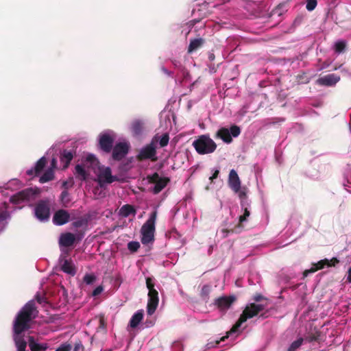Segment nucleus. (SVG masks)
<instances>
[{
  "instance_id": "nucleus-49",
  "label": "nucleus",
  "mask_w": 351,
  "mask_h": 351,
  "mask_svg": "<svg viewBox=\"0 0 351 351\" xmlns=\"http://www.w3.org/2000/svg\"><path fill=\"white\" fill-rule=\"evenodd\" d=\"M237 193L239 195V198L242 199H245L247 196L246 193L244 191H241V189L239 190V191Z\"/></svg>"
},
{
  "instance_id": "nucleus-42",
  "label": "nucleus",
  "mask_w": 351,
  "mask_h": 351,
  "mask_svg": "<svg viewBox=\"0 0 351 351\" xmlns=\"http://www.w3.org/2000/svg\"><path fill=\"white\" fill-rule=\"evenodd\" d=\"M266 306H267L266 304L264 305L262 304H257L255 303H251V307L253 308H255V310L257 311L258 313H259L261 311H263L265 308Z\"/></svg>"
},
{
  "instance_id": "nucleus-23",
  "label": "nucleus",
  "mask_w": 351,
  "mask_h": 351,
  "mask_svg": "<svg viewBox=\"0 0 351 351\" xmlns=\"http://www.w3.org/2000/svg\"><path fill=\"white\" fill-rule=\"evenodd\" d=\"M73 158V154L71 151L64 149L60 153V160L61 164L62 165L63 169H66L69 167Z\"/></svg>"
},
{
  "instance_id": "nucleus-46",
  "label": "nucleus",
  "mask_w": 351,
  "mask_h": 351,
  "mask_svg": "<svg viewBox=\"0 0 351 351\" xmlns=\"http://www.w3.org/2000/svg\"><path fill=\"white\" fill-rule=\"evenodd\" d=\"M103 291V288L100 286L96 287L93 291V296H97L99 294H100L101 293V291Z\"/></svg>"
},
{
  "instance_id": "nucleus-18",
  "label": "nucleus",
  "mask_w": 351,
  "mask_h": 351,
  "mask_svg": "<svg viewBox=\"0 0 351 351\" xmlns=\"http://www.w3.org/2000/svg\"><path fill=\"white\" fill-rule=\"evenodd\" d=\"M340 80V76L336 74L332 73L324 75V77H319L317 82L319 85L332 86L335 85Z\"/></svg>"
},
{
  "instance_id": "nucleus-41",
  "label": "nucleus",
  "mask_w": 351,
  "mask_h": 351,
  "mask_svg": "<svg viewBox=\"0 0 351 351\" xmlns=\"http://www.w3.org/2000/svg\"><path fill=\"white\" fill-rule=\"evenodd\" d=\"M87 221L84 219H80L77 221H75L73 222L72 225L75 228H80L83 226L84 225L86 224Z\"/></svg>"
},
{
  "instance_id": "nucleus-52",
  "label": "nucleus",
  "mask_w": 351,
  "mask_h": 351,
  "mask_svg": "<svg viewBox=\"0 0 351 351\" xmlns=\"http://www.w3.org/2000/svg\"><path fill=\"white\" fill-rule=\"evenodd\" d=\"M222 232L224 233V237H226L230 232H233V230L223 229Z\"/></svg>"
},
{
  "instance_id": "nucleus-17",
  "label": "nucleus",
  "mask_w": 351,
  "mask_h": 351,
  "mask_svg": "<svg viewBox=\"0 0 351 351\" xmlns=\"http://www.w3.org/2000/svg\"><path fill=\"white\" fill-rule=\"evenodd\" d=\"M70 219V215L66 210L60 209L57 210L53 217V222L57 226H62Z\"/></svg>"
},
{
  "instance_id": "nucleus-21",
  "label": "nucleus",
  "mask_w": 351,
  "mask_h": 351,
  "mask_svg": "<svg viewBox=\"0 0 351 351\" xmlns=\"http://www.w3.org/2000/svg\"><path fill=\"white\" fill-rule=\"evenodd\" d=\"M60 269L66 274L74 276L76 273L75 267L70 259L62 258L60 260Z\"/></svg>"
},
{
  "instance_id": "nucleus-38",
  "label": "nucleus",
  "mask_w": 351,
  "mask_h": 351,
  "mask_svg": "<svg viewBox=\"0 0 351 351\" xmlns=\"http://www.w3.org/2000/svg\"><path fill=\"white\" fill-rule=\"evenodd\" d=\"M86 162H90V164L93 165H96L99 163L97 159L93 154H89L86 156Z\"/></svg>"
},
{
  "instance_id": "nucleus-14",
  "label": "nucleus",
  "mask_w": 351,
  "mask_h": 351,
  "mask_svg": "<svg viewBox=\"0 0 351 351\" xmlns=\"http://www.w3.org/2000/svg\"><path fill=\"white\" fill-rule=\"evenodd\" d=\"M113 143L114 138L109 134H101L99 136V145L103 152L110 153L112 149Z\"/></svg>"
},
{
  "instance_id": "nucleus-11",
  "label": "nucleus",
  "mask_w": 351,
  "mask_h": 351,
  "mask_svg": "<svg viewBox=\"0 0 351 351\" xmlns=\"http://www.w3.org/2000/svg\"><path fill=\"white\" fill-rule=\"evenodd\" d=\"M159 302L158 293L155 289L149 290L148 292V302L147 306V313L148 315H152L156 311Z\"/></svg>"
},
{
  "instance_id": "nucleus-20",
  "label": "nucleus",
  "mask_w": 351,
  "mask_h": 351,
  "mask_svg": "<svg viewBox=\"0 0 351 351\" xmlns=\"http://www.w3.org/2000/svg\"><path fill=\"white\" fill-rule=\"evenodd\" d=\"M321 336V331L316 327L311 326L306 332L304 341L308 342L318 341Z\"/></svg>"
},
{
  "instance_id": "nucleus-22",
  "label": "nucleus",
  "mask_w": 351,
  "mask_h": 351,
  "mask_svg": "<svg viewBox=\"0 0 351 351\" xmlns=\"http://www.w3.org/2000/svg\"><path fill=\"white\" fill-rule=\"evenodd\" d=\"M75 237L71 232L63 233L60 235L59 244L64 247H70L73 245Z\"/></svg>"
},
{
  "instance_id": "nucleus-33",
  "label": "nucleus",
  "mask_w": 351,
  "mask_h": 351,
  "mask_svg": "<svg viewBox=\"0 0 351 351\" xmlns=\"http://www.w3.org/2000/svg\"><path fill=\"white\" fill-rule=\"evenodd\" d=\"M169 136L168 133H165L162 135L160 141H159V145L160 147H164L167 146L169 143Z\"/></svg>"
},
{
  "instance_id": "nucleus-30",
  "label": "nucleus",
  "mask_w": 351,
  "mask_h": 351,
  "mask_svg": "<svg viewBox=\"0 0 351 351\" xmlns=\"http://www.w3.org/2000/svg\"><path fill=\"white\" fill-rule=\"evenodd\" d=\"M204 43V39L196 38L191 40L188 48V52L191 53L199 48Z\"/></svg>"
},
{
  "instance_id": "nucleus-6",
  "label": "nucleus",
  "mask_w": 351,
  "mask_h": 351,
  "mask_svg": "<svg viewBox=\"0 0 351 351\" xmlns=\"http://www.w3.org/2000/svg\"><path fill=\"white\" fill-rule=\"evenodd\" d=\"M241 134V129L238 125H233L230 129L226 128H219L215 137L221 139L226 143H230L232 141V137H237Z\"/></svg>"
},
{
  "instance_id": "nucleus-15",
  "label": "nucleus",
  "mask_w": 351,
  "mask_h": 351,
  "mask_svg": "<svg viewBox=\"0 0 351 351\" xmlns=\"http://www.w3.org/2000/svg\"><path fill=\"white\" fill-rule=\"evenodd\" d=\"M235 301L236 297L234 295L222 296L216 298L214 304L220 311H226Z\"/></svg>"
},
{
  "instance_id": "nucleus-29",
  "label": "nucleus",
  "mask_w": 351,
  "mask_h": 351,
  "mask_svg": "<svg viewBox=\"0 0 351 351\" xmlns=\"http://www.w3.org/2000/svg\"><path fill=\"white\" fill-rule=\"evenodd\" d=\"M76 178L80 180H86L88 174L81 165H77L75 167Z\"/></svg>"
},
{
  "instance_id": "nucleus-27",
  "label": "nucleus",
  "mask_w": 351,
  "mask_h": 351,
  "mask_svg": "<svg viewBox=\"0 0 351 351\" xmlns=\"http://www.w3.org/2000/svg\"><path fill=\"white\" fill-rule=\"evenodd\" d=\"M131 130L136 136L141 134L143 130V122L141 120H134L132 123Z\"/></svg>"
},
{
  "instance_id": "nucleus-35",
  "label": "nucleus",
  "mask_w": 351,
  "mask_h": 351,
  "mask_svg": "<svg viewBox=\"0 0 351 351\" xmlns=\"http://www.w3.org/2000/svg\"><path fill=\"white\" fill-rule=\"evenodd\" d=\"M69 193L67 191L64 190L61 193L60 195V199L62 202V204L66 206L67 204L69 203L70 199L69 198Z\"/></svg>"
},
{
  "instance_id": "nucleus-54",
  "label": "nucleus",
  "mask_w": 351,
  "mask_h": 351,
  "mask_svg": "<svg viewBox=\"0 0 351 351\" xmlns=\"http://www.w3.org/2000/svg\"><path fill=\"white\" fill-rule=\"evenodd\" d=\"M5 219V217L3 213H0V224Z\"/></svg>"
},
{
  "instance_id": "nucleus-43",
  "label": "nucleus",
  "mask_w": 351,
  "mask_h": 351,
  "mask_svg": "<svg viewBox=\"0 0 351 351\" xmlns=\"http://www.w3.org/2000/svg\"><path fill=\"white\" fill-rule=\"evenodd\" d=\"M71 346L70 344H62L55 351H71Z\"/></svg>"
},
{
  "instance_id": "nucleus-16",
  "label": "nucleus",
  "mask_w": 351,
  "mask_h": 351,
  "mask_svg": "<svg viewBox=\"0 0 351 351\" xmlns=\"http://www.w3.org/2000/svg\"><path fill=\"white\" fill-rule=\"evenodd\" d=\"M228 184L229 187L234 192L238 193L241 189V180L234 169H231L229 173Z\"/></svg>"
},
{
  "instance_id": "nucleus-51",
  "label": "nucleus",
  "mask_w": 351,
  "mask_h": 351,
  "mask_svg": "<svg viewBox=\"0 0 351 351\" xmlns=\"http://www.w3.org/2000/svg\"><path fill=\"white\" fill-rule=\"evenodd\" d=\"M346 280L348 282H351V267L349 268L348 271V276Z\"/></svg>"
},
{
  "instance_id": "nucleus-3",
  "label": "nucleus",
  "mask_w": 351,
  "mask_h": 351,
  "mask_svg": "<svg viewBox=\"0 0 351 351\" xmlns=\"http://www.w3.org/2000/svg\"><path fill=\"white\" fill-rule=\"evenodd\" d=\"M157 215L158 212L156 210L152 212L148 219L141 227V242L144 245L149 244L154 240L155 224Z\"/></svg>"
},
{
  "instance_id": "nucleus-25",
  "label": "nucleus",
  "mask_w": 351,
  "mask_h": 351,
  "mask_svg": "<svg viewBox=\"0 0 351 351\" xmlns=\"http://www.w3.org/2000/svg\"><path fill=\"white\" fill-rule=\"evenodd\" d=\"M136 213V209L130 204H125L119 210V215L123 217H128L130 215L134 216Z\"/></svg>"
},
{
  "instance_id": "nucleus-4",
  "label": "nucleus",
  "mask_w": 351,
  "mask_h": 351,
  "mask_svg": "<svg viewBox=\"0 0 351 351\" xmlns=\"http://www.w3.org/2000/svg\"><path fill=\"white\" fill-rule=\"evenodd\" d=\"M39 193L40 190L38 188H27L12 195L10 201L14 204L29 202L34 201Z\"/></svg>"
},
{
  "instance_id": "nucleus-26",
  "label": "nucleus",
  "mask_w": 351,
  "mask_h": 351,
  "mask_svg": "<svg viewBox=\"0 0 351 351\" xmlns=\"http://www.w3.org/2000/svg\"><path fill=\"white\" fill-rule=\"evenodd\" d=\"M143 318V311L140 310L136 312L132 317L130 321V326L131 328H134L138 326Z\"/></svg>"
},
{
  "instance_id": "nucleus-2",
  "label": "nucleus",
  "mask_w": 351,
  "mask_h": 351,
  "mask_svg": "<svg viewBox=\"0 0 351 351\" xmlns=\"http://www.w3.org/2000/svg\"><path fill=\"white\" fill-rule=\"evenodd\" d=\"M193 146L195 151L201 155L213 153L217 149L216 143L208 134L199 136L193 142Z\"/></svg>"
},
{
  "instance_id": "nucleus-28",
  "label": "nucleus",
  "mask_w": 351,
  "mask_h": 351,
  "mask_svg": "<svg viewBox=\"0 0 351 351\" xmlns=\"http://www.w3.org/2000/svg\"><path fill=\"white\" fill-rule=\"evenodd\" d=\"M54 179V173L52 168H49L40 177L39 182L42 184L47 182Z\"/></svg>"
},
{
  "instance_id": "nucleus-19",
  "label": "nucleus",
  "mask_w": 351,
  "mask_h": 351,
  "mask_svg": "<svg viewBox=\"0 0 351 351\" xmlns=\"http://www.w3.org/2000/svg\"><path fill=\"white\" fill-rule=\"evenodd\" d=\"M47 164V159L45 157L40 158L36 163L34 167L27 171V174L29 176H36L39 175Z\"/></svg>"
},
{
  "instance_id": "nucleus-53",
  "label": "nucleus",
  "mask_w": 351,
  "mask_h": 351,
  "mask_svg": "<svg viewBox=\"0 0 351 351\" xmlns=\"http://www.w3.org/2000/svg\"><path fill=\"white\" fill-rule=\"evenodd\" d=\"M99 326L101 328H104L105 327V322H104V319H102V318H101L99 319Z\"/></svg>"
},
{
  "instance_id": "nucleus-34",
  "label": "nucleus",
  "mask_w": 351,
  "mask_h": 351,
  "mask_svg": "<svg viewBox=\"0 0 351 351\" xmlns=\"http://www.w3.org/2000/svg\"><path fill=\"white\" fill-rule=\"evenodd\" d=\"M140 247V243L138 241H130L128 243V249L132 252H136Z\"/></svg>"
},
{
  "instance_id": "nucleus-39",
  "label": "nucleus",
  "mask_w": 351,
  "mask_h": 351,
  "mask_svg": "<svg viewBox=\"0 0 351 351\" xmlns=\"http://www.w3.org/2000/svg\"><path fill=\"white\" fill-rule=\"evenodd\" d=\"M211 290L210 286L206 285H204L202 291H201V295L202 297H208Z\"/></svg>"
},
{
  "instance_id": "nucleus-9",
  "label": "nucleus",
  "mask_w": 351,
  "mask_h": 351,
  "mask_svg": "<svg viewBox=\"0 0 351 351\" xmlns=\"http://www.w3.org/2000/svg\"><path fill=\"white\" fill-rule=\"evenodd\" d=\"M339 262V261L337 258H332L330 260H328L327 258L322 259L318 261L317 263L313 264V267L311 269L305 270L303 272V276L304 278H305L309 274H312L317 271V270L324 269L325 267L335 266V265Z\"/></svg>"
},
{
  "instance_id": "nucleus-45",
  "label": "nucleus",
  "mask_w": 351,
  "mask_h": 351,
  "mask_svg": "<svg viewBox=\"0 0 351 351\" xmlns=\"http://www.w3.org/2000/svg\"><path fill=\"white\" fill-rule=\"evenodd\" d=\"M255 302H260L263 300H267V298H265L262 294L261 293H256V295H254V298H253Z\"/></svg>"
},
{
  "instance_id": "nucleus-5",
  "label": "nucleus",
  "mask_w": 351,
  "mask_h": 351,
  "mask_svg": "<svg viewBox=\"0 0 351 351\" xmlns=\"http://www.w3.org/2000/svg\"><path fill=\"white\" fill-rule=\"evenodd\" d=\"M258 313L255 310L251 307V304L249 306H247L243 310L242 314L240 315L239 319L236 322V324L232 327L230 330L228 332L227 335L221 338L219 341H216L215 344L217 345L220 341H223L226 338H228V335L230 333L236 332L238 329L240 328L241 324L247 321V319H250L257 315Z\"/></svg>"
},
{
  "instance_id": "nucleus-8",
  "label": "nucleus",
  "mask_w": 351,
  "mask_h": 351,
  "mask_svg": "<svg viewBox=\"0 0 351 351\" xmlns=\"http://www.w3.org/2000/svg\"><path fill=\"white\" fill-rule=\"evenodd\" d=\"M147 179L149 183L155 184L152 189L154 194H158L170 182L169 178H160L156 172L152 175H148Z\"/></svg>"
},
{
  "instance_id": "nucleus-12",
  "label": "nucleus",
  "mask_w": 351,
  "mask_h": 351,
  "mask_svg": "<svg viewBox=\"0 0 351 351\" xmlns=\"http://www.w3.org/2000/svg\"><path fill=\"white\" fill-rule=\"evenodd\" d=\"M116 180H117V178L112 176V171L110 167L100 169L97 175V181L101 186H103L104 184H111Z\"/></svg>"
},
{
  "instance_id": "nucleus-50",
  "label": "nucleus",
  "mask_w": 351,
  "mask_h": 351,
  "mask_svg": "<svg viewBox=\"0 0 351 351\" xmlns=\"http://www.w3.org/2000/svg\"><path fill=\"white\" fill-rule=\"evenodd\" d=\"M57 160L56 158H53L51 162V167L53 170L54 168L56 167Z\"/></svg>"
},
{
  "instance_id": "nucleus-13",
  "label": "nucleus",
  "mask_w": 351,
  "mask_h": 351,
  "mask_svg": "<svg viewBox=\"0 0 351 351\" xmlns=\"http://www.w3.org/2000/svg\"><path fill=\"white\" fill-rule=\"evenodd\" d=\"M129 147L125 143H119L112 147V157L114 160H121L128 154Z\"/></svg>"
},
{
  "instance_id": "nucleus-36",
  "label": "nucleus",
  "mask_w": 351,
  "mask_h": 351,
  "mask_svg": "<svg viewBox=\"0 0 351 351\" xmlns=\"http://www.w3.org/2000/svg\"><path fill=\"white\" fill-rule=\"evenodd\" d=\"M317 0H307L306 8L308 11H313L317 5Z\"/></svg>"
},
{
  "instance_id": "nucleus-47",
  "label": "nucleus",
  "mask_w": 351,
  "mask_h": 351,
  "mask_svg": "<svg viewBox=\"0 0 351 351\" xmlns=\"http://www.w3.org/2000/svg\"><path fill=\"white\" fill-rule=\"evenodd\" d=\"M35 299L37 301V302L39 304H42L45 302V298L43 296H40L39 294H37L35 296Z\"/></svg>"
},
{
  "instance_id": "nucleus-31",
  "label": "nucleus",
  "mask_w": 351,
  "mask_h": 351,
  "mask_svg": "<svg viewBox=\"0 0 351 351\" xmlns=\"http://www.w3.org/2000/svg\"><path fill=\"white\" fill-rule=\"evenodd\" d=\"M304 342V338L300 337L297 340L291 343L287 351H297V350L302 345Z\"/></svg>"
},
{
  "instance_id": "nucleus-40",
  "label": "nucleus",
  "mask_w": 351,
  "mask_h": 351,
  "mask_svg": "<svg viewBox=\"0 0 351 351\" xmlns=\"http://www.w3.org/2000/svg\"><path fill=\"white\" fill-rule=\"evenodd\" d=\"M250 210L245 208L244 210V213L243 215L239 217V223H242L244 221H247V217L250 216Z\"/></svg>"
},
{
  "instance_id": "nucleus-32",
  "label": "nucleus",
  "mask_w": 351,
  "mask_h": 351,
  "mask_svg": "<svg viewBox=\"0 0 351 351\" xmlns=\"http://www.w3.org/2000/svg\"><path fill=\"white\" fill-rule=\"evenodd\" d=\"M346 47V43L345 41L340 40L335 43V52L340 53L344 51Z\"/></svg>"
},
{
  "instance_id": "nucleus-7",
  "label": "nucleus",
  "mask_w": 351,
  "mask_h": 351,
  "mask_svg": "<svg viewBox=\"0 0 351 351\" xmlns=\"http://www.w3.org/2000/svg\"><path fill=\"white\" fill-rule=\"evenodd\" d=\"M156 154V147L153 140L150 143L146 145L139 151L136 156V159L138 161H143L149 159L152 162H156L158 160Z\"/></svg>"
},
{
  "instance_id": "nucleus-44",
  "label": "nucleus",
  "mask_w": 351,
  "mask_h": 351,
  "mask_svg": "<svg viewBox=\"0 0 351 351\" xmlns=\"http://www.w3.org/2000/svg\"><path fill=\"white\" fill-rule=\"evenodd\" d=\"M146 286L149 290H150V289H154V283L152 278L147 277L146 278Z\"/></svg>"
},
{
  "instance_id": "nucleus-1",
  "label": "nucleus",
  "mask_w": 351,
  "mask_h": 351,
  "mask_svg": "<svg viewBox=\"0 0 351 351\" xmlns=\"http://www.w3.org/2000/svg\"><path fill=\"white\" fill-rule=\"evenodd\" d=\"M39 311L34 300L27 302L16 314L13 322V331L17 337L14 341L17 351H26L27 342L21 337L22 332L32 327V322L38 316Z\"/></svg>"
},
{
  "instance_id": "nucleus-10",
  "label": "nucleus",
  "mask_w": 351,
  "mask_h": 351,
  "mask_svg": "<svg viewBox=\"0 0 351 351\" xmlns=\"http://www.w3.org/2000/svg\"><path fill=\"white\" fill-rule=\"evenodd\" d=\"M35 216L40 221L47 220L50 215V208L47 202L39 201L35 206Z\"/></svg>"
},
{
  "instance_id": "nucleus-24",
  "label": "nucleus",
  "mask_w": 351,
  "mask_h": 351,
  "mask_svg": "<svg viewBox=\"0 0 351 351\" xmlns=\"http://www.w3.org/2000/svg\"><path fill=\"white\" fill-rule=\"evenodd\" d=\"M28 343L31 351H45L48 348L47 343H36L32 336H29Z\"/></svg>"
},
{
  "instance_id": "nucleus-48",
  "label": "nucleus",
  "mask_w": 351,
  "mask_h": 351,
  "mask_svg": "<svg viewBox=\"0 0 351 351\" xmlns=\"http://www.w3.org/2000/svg\"><path fill=\"white\" fill-rule=\"evenodd\" d=\"M219 173V171L218 169L215 170L214 173H213L212 176L210 177L209 180L211 182H213V180L217 178Z\"/></svg>"
},
{
  "instance_id": "nucleus-37",
  "label": "nucleus",
  "mask_w": 351,
  "mask_h": 351,
  "mask_svg": "<svg viewBox=\"0 0 351 351\" xmlns=\"http://www.w3.org/2000/svg\"><path fill=\"white\" fill-rule=\"evenodd\" d=\"M83 280L87 285H91L95 280V276L93 274H86L84 277Z\"/></svg>"
}]
</instances>
